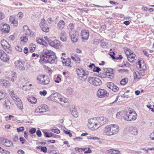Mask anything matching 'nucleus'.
<instances>
[{
  "label": "nucleus",
  "mask_w": 154,
  "mask_h": 154,
  "mask_svg": "<svg viewBox=\"0 0 154 154\" xmlns=\"http://www.w3.org/2000/svg\"><path fill=\"white\" fill-rule=\"evenodd\" d=\"M149 136L151 139L154 140V131L150 134Z\"/></svg>",
  "instance_id": "64"
},
{
  "label": "nucleus",
  "mask_w": 154,
  "mask_h": 154,
  "mask_svg": "<svg viewBox=\"0 0 154 154\" xmlns=\"http://www.w3.org/2000/svg\"><path fill=\"white\" fill-rule=\"evenodd\" d=\"M71 59L69 58H68L66 59L65 61H62L63 63L64 66H68L71 67V65L70 64Z\"/></svg>",
  "instance_id": "27"
},
{
  "label": "nucleus",
  "mask_w": 154,
  "mask_h": 154,
  "mask_svg": "<svg viewBox=\"0 0 154 154\" xmlns=\"http://www.w3.org/2000/svg\"><path fill=\"white\" fill-rule=\"evenodd\" d=\"M8 42L4 39L2 40L1 41V44L2 48L7 45H8Z\"/></svg>",
  "instance_id": "41"
},
{
  "label": "nucleus",
  "mask_w": 154,
  "mask_h": 154,
  "mask_svg": "<svg viewBox=\"0 0 154 154\" xmlns=\"http://www.w3.org/2000/svg\"><path fill=\"white\" fill-rule=\"evenodd\" d=\"M23 14L22 12H19L17 14V16L19 19H21L23 16Z\"/></svg>",
  "instance_id": "55"
},
{
  "label": "nucleus",
  "mask_w": 154,
  "mask_h": 154,
  "mask_svg": "<svg viewBox=\"0 0 154 154\" xmlns=\"http://www.w3.org/2000/svg\"><path fill=\"white\" fill-rule=\"evenodd\" d=\"M55 54L54 52L51 50L46 49L44 50L40 55L39 62H42L43 61L44 62L48 58L51 57Z\"/></svg>",
  "instance_id": "4"
},
{
  "label": "nucleus",
  "mask_w": 154,
  "mask_h": 154,
  "mask_svg": "<svg viewBox=\"0 0 154 154\" xmlns=\"http://www.w3.org/2000/svg\"><path fill=\"white\" fill-rule=\"evenodd\" d=\"M0 29L3 32L6 33H8L10 30V26L8 24L3 23L0 25Z\"/></svg>",
  "instance_id": "15"
},
{
  "label": "nucleus",
  "mask_w": 154,
  "mask_h": 154,
  "mask_svg": "<svg viewBox=\"0 0 154 154\" xmlns=\"http://www.w3.org/2000/svg\"><path fill=\"white\" fill-rule=\"evenodd\" d=\"M5 15L3 13L0 12V20H2L5 18Z\"/></svg>",
  "instance_id": "58"
},
{
  "label": "nucleus",
  "mask_w": 154,
  "mask_h": 154,
  "mask_svg": "<svg viewBox=\"0 0 154 154\" xmlns=\"http://www.w3.org/2000/svg\"><path fill=\"white\" fill-rule=\"evenodd\" d=\"M0 142L2 144L8 147L11 146L13 144L11 141L4 138H1Z\"/></svg>",
  "instance_id": "19"
},
{
  "label": "nucleus",
  "mask_w": 154,
  "mask_h": 154,
  "mask_svg": "<svg viewBox=\"0 0 154 154\" xmlns=\"http://www.w3.org/2000/svg\"><path fill=\"white\" fill-rule=\"evenodd\" d=\"M24 128L23 127H21L17 128V132H19L22 131H23L24 130Z\"/></svg>",
  "instance_id": "56"
},
{
  "label": "nucleus",
  "mask_w": 154,
  "mask_h": 154,
  "mask_svg": "<svg viewBox=\"0 0 154 154\" xmlns=\"http://www.w3.org/2000/svg\"><path fill=\"white\" fill-rule=\"evenodd\" d=\"M39 94L45 96L47 94V92L45 90H43V91H40Z\"/></svg>",
  "instance_id": "54"
},
{
  "label": "nucleus",
  "mask_w": 154,
  "mask_h": 154,
  "mask_svg": "<svg viewBox=\"0 0 154 154\" xmlns=\"http://www.w3.org/2000/svg\"><path fill=\"white\" fill-rule=\"evenodd\" d=\"M38 148L39 149L40 148L41 150L45 153L46 152L47 150V148L45 146L42 147V146H40L38 147Z\"/></svg>",
  "instance_id": "45"
},
{
  "label": "nucleus",
  "mask_w": 154,
  "mask_h": 154,
  "mask_svg": "<svg viewBox=\"0 0 154 154\" xmlns=\"http://www.w3.org/2000/svg\"><path fill=\"white\" fill-rule=\"evenodd\" d=\"M81 35L82 40H87L89 36L88 31L85 29L82 30L81 31Z\"/></svg>",
  "instance_id": "16"
},
{
  "label": "nucleus",
  "mask_w": 154,
  "mask_h": 154,
  "mask_svg": "<svg viewBox=\"0 0 154 154\" xmlns=\"http://www.w3.org/2000/svg\"><path fill=\"white\" fill-rule=\"evenodd\" d=\"M109 95V93L103 89H99L97 91V96L100 98L107 97Z\"/></svg>",
  "instance_id": "11"
},
{
  "label": "nucleus",
  "mask_w": 154,
  "mask_h": 154,
  "mask_svg": "<svg viewBox=\"0 0 154 154\" xmlns=\"http://www.w3.org/2000/svg\"><path fill=\"white\" fill-rule=\"evenodd\" d=\"M42 40L41 39H40L39 38H37L36 41L38 43L41 44V43H42Z\"/></svg>",
  "instance_id": "63"
},
{
  "label": "nucleus",
  "mask_w": 154,
  "mask_h": 154,
  "mask_svg": "<svg viewBox=\"0 0 154 154\" xmlns=\"http://www.w3.org/2000/svg\"><path fill=\"white\" fill-rule=\"evenodd\" d=\"M60 40L63 42H65L66 40V35L64 31H62L60 35Z\"/></svg>",
  "instance_id": "24"
},
{
  "label": "nucleus",
  "mask_w": 154,
  "mask_h": 154,
  "mask_svg": "<svg viewBox=\"0 0 154 154\" xmlns=\"http://www.w3.org/2000/svg\"><path fill=\"white\" fill-rule=\"evenodd\" d=\"M8 53H11L12 51V49L10 45L8 43V45H6L3 48Z\"/></svg>",
  "instance_id": "26"
},
{
  "label": "nucleus",
  "mask_w": 154,
  "mask_h": 154,
  "mask_svg": "<svg viewBox=\"0 0 154 154\" xmlns=\"http://www.w3.org/2000/svg\"><path fill=\"white\" fill-rule=\"evenodd\" d=\"M71 58L72 59L75 61H76L77 60H78L79 59L76 56H75L74 55L73 56H71Z\"/></svg>",
  "instance_id": "62"
},
{
  "label": "nucleus",
  "mask_w": 154,
  "mask_h": 154,
  "mask_svg": "<svg viewBox=\"0 0 154 154\" xmlns=\"http://www.w3.org/2000/svg\"><path fill=\"white\" fill-rule=\"evenodd\" d=\"M48 106L45 105H42L38 106L35 110V112L42 113L46 111Z\"/></svg>",
  "instance_id": "13"
},
{
  "label": "nucleus",
  "mask_w": 154,
  "mask_h": 154,
  "mask_svg": "<svg viewBox=\"0 0 154 154\" xmlns=\"http://www.w3.org/2000/svg\"><path fill=\"white\" fill-rule=\"evenodd\" d=\"M88 127L90 128H94L95 129V123L94 118L89 119L88 120Z\"/></svg>",
  "instance_id": "21"
},
{
  "label": "nucleus",
  "mask_w": 154,
  "mask_h": 154,
  "mask_svg": "<svg viewBox=\"0 0 154 154\" xmlns=\"http://www.w3.org/2000/svg\"><path fill=\"white\" fill-rule=\"evenodd\" d=\"M76 73L78 78L83 81L87 79L89 74L88 71H85L81 68H77Z\"/></svg>",
  "instance_id": "5"
},
{
  "label": "nucleus",
  "mask_w": 154,
  "mask_h": 154,
  "mask_svg": "<svg viewBox=\"0 0 154 154\" xmlns=\"http://www.w3.org/2000/svg\"><path fill=\"white\" fill-rule=\"evenodd\" d=\"M128 82L127 78H125L122 79L120 81V84L122 85H125Z\"/></svg>",
  "instance_id": "40"
},
{
  "label": "nucleus",
  "mask_w": 154,
  "mask_h": 154,
  "mask_svg": "<svg viewBox=\"0 0 154 154\" xmlns=\"http://www.w3.org/2000/svg\"><path fill=\"white\" fill-rule=\"evenodd\" d=\"M114 85L113 83L111 82H109L107 84V86L108 88L111 90L112 88H113V87Z\"/></svg>",
  "instance_id": "42"
},
{
  "label": "nucleus",
  "mask_w": 154,
  "mask_h": 154,
  "mask_svg": "<svg viewBox=\"0 0 154 154\" xmlns=\"http://www.w3.org/2000/svg\"><path fill=\"white\" fill-rule=\"evenodd\" d=\"M0 85L4 87H8L10 85L9 82L6 80L2 79H0Z\"/></svg>",
  "instance_id": "22"
},
{
  "label": "nucleus",
  "mask_w": 154,
  "mask_h": 154,
  "mask_svg": "<svg viewBox=\"0 0 154 154\" xmlns=\"http://www.w3.org/2000/svg\"><path fill=\"white\" fill-rule=\"evenodd\" d=\"M42 30L45 32H48L49 30V28L48 27H45V26L41 27Z\"/></svg>",
  "instance_id": "46"
},
{
  "label": "nucleus",
  "mask_w": 154,
  "mask_h": 154,
  "mask_svg": "<svg viewBox=\"0 0 154 154\" xmlns=\"http://www.w3.org/2000/svg\"><path fill=\"white\" fill-rule=\"evenodd\" d=\"M24 64V62L19 60L16 61L14 63L15 66L20 70L23 71L25 70Z\"/></svg>",
  "instance_id": "10"
},
{
  "label": "nucleus",
  "mask_w": 154,
  "mask_h": 154,
  "mask_svg": "<svg viewBox=\"0 0 154 154\" xmlns=\"http://www.w3.org/2000/svg\"><path fill=\"white\" fill-rule=\"evenodd\" d=\"M119 89V88L115 85H114V86L113 87V88L111 89V90L114 92H116Z\"/></svg>",
  "instance_id": "51"
},
{
  "label": "nucleus",
  "mask_w": 154,
  "mask_h": 154,
  "mask_svg": "<svg viewBox=\"0 0 154 154\" xmlns=\"http://www.w3.org/2000/svg\"><path fill=\"white\" fill-rule=\"evenodd\" d=\"M9 93L11 97L12 98L13 100H16L17 96L14 94V91L12 90H10L9 91Z\"/></svg>",
  "instance_id": "30"
},
{
  "label": "nucleus",
  "mask_w": 154,
  "mask_h": 154,
  "mask_svg": "<svg viewBox=\"0 0 154 154\" xmlns=\"http://www.w3.org/2000/svg\"><path fill=\"white\" fill-rule=\"evenodd\" d=\"M24 34L27 36H29L30 37H33L34 35V33L33 32L31 31L29 29H28L27 31H26L23 32Z\"/></svg>",
  "instance_id": "31"
},
{
  "label": "nucleus",
  "mask_w": 154,
  "mask_h": 154,
  "mask_svg": "<svg viewBox=\"0 0 154 154\" xmlns=\"http://www.w3.org/2000/svg\"><path fill=\"white\" fill-rule=\"evenodd\" d=\"M107 44V43L104 42V40H102L100 41V45L103 47L106 46Z\"/></svg>",
  "instance_id": "53"
},
{
  "label": "nucleus",
  "mask_w": 154,
  "mask_h": 154,
  "mask_svg": "<svg viewBox=\"0 0 154 154\" xmlns=\"http://www.w3.org/2000/svg\"><path fill=\"white\" fill-rule=\"evenodd\" d=\"M17 78L16 72H10L9 73V75L7 77V78L10 81L13 82Z\"/></svg>",
  "instance_id": "18"
},
{
  "label": "nucleus",
  "mask_w": 154,
  "mask_h": 154,
  "mask_svg": "<svg viewBox=\"0 0 154 154\" xmlns=\"http://www.w3.org/2000/svg\"><path fill=\"white\" fill-rule=\"evenodd\" d=\"M57 62V57L56 56L55 54L54 55L51 56L48 58L44 63H49L51 64L54 63H56Z\"/></svg>",
  "instance_id": "17"
},
{
  "label": "nucleus",
  "mask_w": 154,
  "mask_h": 154,
  "mask_svg": "<svg viewBox=\"0 0 154 154\" xmlns=\"http://www.w3.org/2000/svg\"><path fill=\"white\" fill-rule=\"evenodd\" d=\"M0 58L3 61L7 62L9 60L8 56L2 50H0Z\"/></svg>",
  "instance_id": "14"
},
{
  "label": "nucleus",
  "mask_w": 154,
  "mask_h": 154,
  "mask_svg": "<svg viewBox=\"0 0 154 154\" xmlns=\"http://www.w3.org/2000/svg\"><path fill=\"white\" fill-rule=\"evenodd\" d=\"M37 79L40 84L44 85L49 84L50 82L49 77L45 75H40L38 76Z\"/></svg>",
  "instance_id": "9"
},
{
  "label": "nucleus",
  "mask_w": 154,
  "mask_h": 154,
  "mask_svg": "<svg viewBox=\"0 0 154 154\" xmlns=\"http://www.w3.org/2000/svg\"><path fill=\"white\" fill-rule=\"evenodd\" d=\"M45 20L44 19H41V22L39 24L40 26L41 27L45 26Z\"/></svg>",
  "instance_id": "44"
},
{
  "label": "nucleus",
  "mask_w": 154,
  "mask_h": 154,
  "mask_svg": "<svg viewBox=\"0 0 154 154\" xmlns=\"http://www.w3.org/2000/svg\"><path fill=\"white\" fill-rule=\"evenodd\" d=\"M123 114V112L121 111L118 112L116 114V117L117 118H119L120 117H121Z\"/></svg>",
  "instance_id": "50"
},
{
  "label": "nucleus",
  "mask_w": 154,
  "mask_h": 154,
  "mask_svg": "<svg viewBox=\"0 0 154 154\" xmlns=\"http://www.w3.org/2000/svg\"><path fill=\"white\" fill-rule=\"evenodd\" d=\"M92 70L94 72L98 73L99 71L101 70V69L99 67L95 66V67L93 69H92Z\"/></svg>",
  "instance_id": "47"
},
{
  "label": "nucleus",
  "mask_w": 154,
  "mask_h": 154,
  "mask_svg": "<svg viewBox=\"0 0 154 154\" xmlns=\"http://www.w3.org/2000/svg\"><path fill=\"white\" fill-rule=\"evenodd\" d=\"M124 51L125 53L127 56V57L128 56H129V55H130L133 53L132 51L130 49L128 48H125Z\"/></svg>",
  "instance_id": "37"
},
{
  "label": "nucleus",
  "mask_w": 154,
  "mask_h": 154,
  "mask_svg": "<svg viewBox=\"0 0 154 154\" xmlns=\"http://www.w3.org/2000/svg\"><path fill=\"white\" fill-rule=\"evenodd\" d=\"M51 97L53 101L58 103L63 107H66L69 106L67 99L65 97L61 98L60 95L58 93L52 94Z\"/></svg>",
  "instance_id": "1"
},
{
  "label": "nucleus",
  "mask_w": 154,
  "mask_h": 154,
  "mask_svg": "<svg viewBox=\"0 0 154 154\" xmlns=\"http://www.w3.org/2000/svg\"><path fill=\"white\" fill-rule=\"evenodd\" d=\"M136 55L133 53L131 54L129 56H128L127 58L128 60L131 62H133L134 60V58L135 57Z\"/></svg>",
  "instance_id": "29"
},
{
  "label": "nucleus",
  "mask_w": 154,
  "mask_h": 154,
  "mask_svg": "<svg viewBox=\"0 0 154 154\" xmlns=\"http://www.w3.org/2000/svg\"><path fill=\"white\" fill-rule=\"evenodd\" d=\"M36 131V129L35 128H32L29 130V133L31 134L34 133Z\"/></svg>",
  "instance_id": "52"
},
{
  "label": "nucleus",
  "mask_w": 154,
  "mask_h": 154,
  "mask_svg": "<svg viewBox=\"0 0 154 154\" xmlns=\"http://www.w3.org/2000/svg\"><path fill=\"white\" fill-rule=\"evenodd\" d=\"M20 40L21 42H22L23 43H25L28 40V38L26 37V36H23V37H21L20 38Z\"/></svg>",
  "instance_id": "43"
},
{
  "label": "nucleus",
  "mask_w": 154,
  "mask_h": 154,
  "mask_svg": "<svg viewBox=\"0 0 154 154\" xmlns=\"http://www.w3.org/2000/svg\"><path fill=\"white\" fill-rule=\"evenodd\" d=\"M137 115L135 112L133 110H130L127 112L124 116L125 120L130 121L135 120L137 118Z\"/></svg>",
  "instance_id": "7"
},
{
  "label": "nucleus",
  "mask_w": 154,
  "mask_h": 154,
  "mask_svg": "<svg viewBox=\"0 0 154 154\" xmlns=\"http://www.w3.org/2000/svg\"><path fill=\"white\" fill-rule=\"evenodd\" d=\"M114 111V108H110L107 110V112L108 113H110Z\"/></svg>",
  "instance_id": "59"
},
{
  "label": "nucleus",
  "mask_w": 154,
  "mask_h": 154,
  "mask_svg": "<svg viewBox=\"0 0 154 154\" xmlns=\"http://www.w3.org/2000/svg\"><path fill=\"white\" fill-rule=\"evenodd\" d=\"M51 131L56 134H59L60 133V131L57 129H54L53 128H51Z\"/></svg>",
  "instance_id": "49"
},
{
  "label": "nucleus",
  "mask_w": 154,
  "mask_h": 154,
  "mask_svg": "<svg viewBox=\"0 0 154 154\" xmlns=\"http://www.w3.org/2000/svg\"><path fill=\"white\" fill-rule=\"evenodd\" d=\"M131 134L134 135H137L138 134V130L137 128L131 127L129 129Z\"/></svg>",
  "instance_id": "23"
},
{
  "label": "nucleus",
  "mask_w": 154,
  "mask_h": 154,
  "mask_svg": "<svg viewBox=\"0 0 154 154\" xmlns=\"http://www.w3.org/2000/svg\"><path fill=\"white\" fill-rule=\"evenodd\" d=\"M66 92L67 94L69 95H71L73 94L74 93V91L73 89L70 87H68L66 89Z\"/></svg>",
  "instance_id": "34"
},
{
  "label": "nucleus",
  "mask_w": 154,
  "mask_h": 154,
  "mask_svg": "<svg viewBox=\"0 0 154 154\" xmlns=\"http://www.w3.org/2000/svg\"><path fill=\"white\" fill-rule=\"evenodd\" d=\"M143 62V60H139L138 62V63L137 64V67L140 69L142 68L143 69H145V68L143 67L144 66V64H141V63Z\"/></svg>",
  "instance_id": "32"
},
{
  "label": "nucleus",
  "mask_w": 154,
  "mask_h": 154,
  "mask_svg": "<svg viewBox=\"0 0 154 154\" xmlns=\"http://www.w3.org/2000/svg\"><path fill=\"white\" fill-rule=\"evenodd\" d=\"M99 42L98 39H94L91 42V43L93 44H97Z\"/></svg>",
  "instance_id": "57"
},
{
  "label": "nucleus",
  "mask_w": 154,
  "mask_h": 154,
  "mask_svg": "<svg viewBox=\"0 0 154 154\" xmlns=\"http://www.w3.org/2000/svg\"><path fill=\"white\" fill-rule=\"evenodd\" d=\"M78 112L74 109H73L71 112V114L75 117H77L78 116Z\"/></svg>",
  "instance_id": "38"
},
{
  "label": "nucleus",
  "mask_w": 154,
  "mask_h": 154,
  "mask_svg": "<svg viewBox=\"0 0 154 154\" xmlns=\"http://www.w3.org/2000/svg\"><path fill=\"white\" fill-rule=\"evenodd\" d=\"M28 101L32 103H35L36 102V100L35 97L33 96L30 97L28 99Z\"/></svg>",
  "instance_id": "35"
},
{
  "label": "nucleus",
  "mask_w": 154,
  "mask_h": 154,
  "mask_svg": "<svg viewBox=\"0 0 154 154\" xmlns=\"http://www.w3.org/2000/svg\"><path fill=\"white\" fill-rule=\"evenodd\" d=\"M5 93L3 92L1 90H0V100L5 97Z\"/></svg>",
  "instance_id": "48"
},
{
  "label": "nucleus",
  "mask_w": 154,
  "mask_h": 154,
  "mask_svg": "<svg viewBox=\"0 0 154 154\" xmlns=\"http://www.w3.org/2000/svg\"><path fill=\"white\" fill-rule=\"evenodd\" d=\"M74 25L70 23L67 26V30L69 31V36L73 42H76L78 39L76 37V32L74 30Z\"/></svg>",
  "instance_id": "3"
},
{
  "label": "nucleus",
  "mask_w": 154,
  "mask_h": 154,
  "mask_svg": "<svg viewBox=\"0 0 154 154\" xmlns=\"http://www.w3.org/2000/svg\"><path fill=\"white\" fill-rule=\"evenodd\" d=\"M11 104V103L9 100L8 99H7L5 101V103L4 104V108L7 110L9 109Z\"/></svg>",
  "instance_id": "28"
},
{
  "label": "nucleus",
  "mask_w": 154,
  "mask_h": 154,
  "mask_svg": "<svg viewBox=\"0 0 154 154\" xmlns=\"http://www.w3.org/2000/svg\"><path fill=\"white\" fill-rule=\"evenodd\" d=\"M108 152L109 154H121L118 150L112 149L108 150Z\"/></svg>",
  "instance_id": "36"
},
{
  "label": "nucleus",
  "mask_w": 154,
  "mask_h": 154,
  "mask_svg": "<svg viewBox=\"0 0 154 154\" xmlns=\"http://www.w3.org/2000/svg\"><path fill=\"white\" fill-rule=\"evenodd\" d=\"M119 127L117 125L112 124L106 127L104 133L108 136H111L116 134L119 131Z\"/></svg>",
  "instance_id": "2"
},
{
  "label": "nucleus",
  "mask_w": 154,
  "mask_h": 154,
  "mask_svg": "<svg viewBox=\"0 0 154 154\" xmlns=\"http://www.w3.org/2000/svg\"><path fill=\"white\" fill-rule=\"evenodd\" d=\"M100 76H99V77H100L101 78H105L107 77L108 76V73L106 72V73H105L103 74H102L101 75V74H100Z\"/></svg>",
  "instance_id": "61"
},
{
  "label": "nucleus",
  "mask_w": 154,
  "mask_h": 154,
  "mask_svg": "<svg viewBox=\"0 0 154 154\" xmlns=\"http://www.w3.org/2000/svg\"><path fill=\"white\" fill-rule=\"evenodd\" d=\"M15 103L18 108L20 110L23 109V106L22 102L20 99L18 97L16 98V100H14Z\"/></svg>",
  "instance_id": "20"
},
{
  "label": "nucleus",
  "mask_w": 154,
  "mask_h": 154,
  "mask_svg": "<svg viewBox=\"0 0 154 154\" xmlns=\"http://www.w3.org/2000/svg\"><path fill=\"white\" fill-rule=\"evenodd\" d=\"M65 26L64 22L63 20H60L57 24V27L60 29H62Z\"/></svg>",
  "instance_id": "25"
},
{
  "label": "nucleus",
  "mask_w": 154,
  "mask_h": 154,
  "mask_svg": "<svg viewBox=\"0 0 154 154\" xmlns=\"http://www.w3.org/2000/svg\"><path fill=\"white\" fill-rule=\"evenodd\" d=\"M88 80L91 84L94 86H100L102 84V82L101 80L95 77H90L88 79Z\"/></svg>",
  "instance_id": "8"
},
{
  "label": "nucleus",
  "mask_w": 154,
  "mask_h": 154,
  "mask_svg": "<svg viewBox=\"0 0 154 154\" xmlns=\"http://www.w3.org/2000/svg\"><path fill=\"white\" fill-rule=\"evenodd\" d=\"M36 133L38 137H41L42 136V132L40 130H37Z\"/></svg>",
  "instance_id": "60"
},
{
  "label": "nucleus",
  "mask_w": 154,
  "mask_h": 154,
  "mask_svg": "<svg viewBox=\"0 0 154 154\" xmlns=\"http://www.w3.org/2000/svg\"><path fill=\"white\" fill-rule=\"evenodd\" d=\"M95 129H97L99 127L107 122L108 120L106 117H95Z\"/></svg>",
  "instance_id": "6"
},
{
  "label": "nucleus",
  "mask_w": 154,
  "mask_h": 154,
  "mask_svg": "<svg viewBox=\"0 0 154 154\" xmlns=\"http://www.w3.org/2000/svg\"><path fill=\"white\" fill-rule=\"evenodd\" d=\"M82 151H84L85 153H91L92 151L89 148H82Z\"/></svg>",
  "instance_id": "39"
},
{
  "label": "nucleus",
  "mask_w": 154,
  "mask_h": 154,
  "mask_svg": "<svg viewBox=\"0 0 154 154\" xmlns=\"http://www.w3.org/2000/svg\"><path fill=\"white\" fill-rule=\"evenodd\" d=\"M49 45L51 47L56 49H60L61 47V44L59 41L57 40H54V41H49Z\"/></svg>",
  "instance_id": "12"
},
{
  "label": "nucleus",
  "mask_w": 154,
  "mask_h": 154,
  "mask_svg": "<svg viewBox=\"0 0 154 154\" xmlns=\"http://www.w3.org/2000/svg\"><path fill=\"white\" fill-rule=\"evenodd\" d=\"M36 45L35 44L32 43L29 45V52L31 53L33 52L35 49Z\"/></svg>",
  "instance_id": "33"
}]
</instances>
